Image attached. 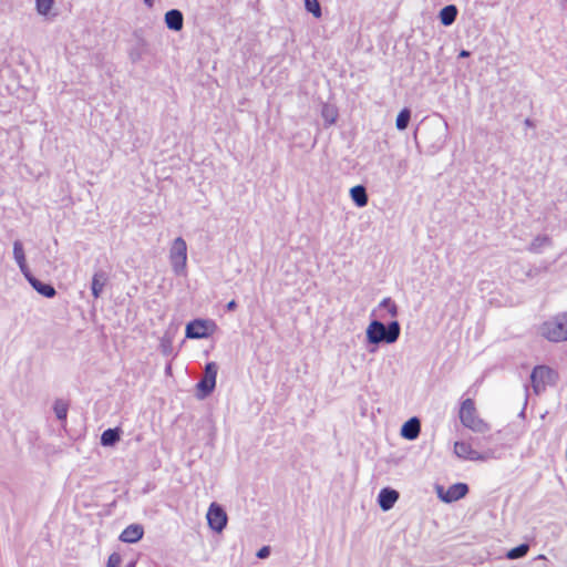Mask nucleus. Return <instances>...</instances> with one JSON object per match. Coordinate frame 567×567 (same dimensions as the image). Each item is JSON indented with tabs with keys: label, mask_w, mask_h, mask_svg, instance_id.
I'll return each mask as SVG.
<instances>
[{
	"label": "nucleus",
	"mask_w": 567,
	"mask_h": 567,
	"mask_svg": "<svg viewBox=\"0 0 567 567\" xmlns=\"http://www.w3.org/2000/svg\"><path fill=\"white\" fill-rule=\"evenodd\" d=\"M539 334L551 343L567 341V310L558 312L539 326Z\"/></svg>",
	"instance_id": "f257e3e1"
},
{
	"label": "nucleus",
	"mask_w": 567,
	"mask_h": 567,
	"mask_svg": "<svg viewBox=\"0 0 567 567\" xmlns=\"http://www.w3.org/2000/svg\"><path fill=\"white\" fill-rule=\"evenodd\" d=\"M458 417L462 425L474 433H486L491 430L489 424L480 416L475 401L471 398L461 402Z\"/></svg>",
	"instance_id": "f03ea898"
},
{
	"label": "nucleus",
	"mask_w": 567,
	"mask_h": 567,
	"mask_svg": "<svg viewBox=\"0 0 567 567\" xmlns=\"http://www.w3.org/2000/svg\"><path fill=\"white\" fill-rule=\"evenodd\" d=\"M399 334L400 326L396 321L391 322L388 328L379 321H372L367 329V337L371 343L381 341L392 343L398 340Z\"/></svg>",
	"instance_id": "7ed1b4c3"
},
{
	"label": "nucleus",
	"mask_w": 567,
	"mask_h": 567,
	"mask_svg": "<svg viewBox=\"0 0 567 567\" xmlns=\"http://www.w3.org/2000/svg\"><path fill=\"white\" fill-rule=\"evenodd\" d=\"M557 372L548 365H536L530 373V383L534 392L539 394L548 385L556 382Z\"/></svg>",
	"instance_id": "20e7f679"
},
{
	"label": "nucleus",
	"mask_w": 567,
	"mask_h": 567,
	"mask_svg": "<svg viewBox=\"0 0 567 567\" xmlns=\"http://www.w3.org/2000/svg\"><path fill=\"white\" fill-rule=\"evenodd\" d=\"M169 259L176 272L184 270L187 260V246L183 238L178 237L173 241Z\"/></svg>",
	"instance_id": "39448f33"
},
{
	"label": "nucleus",
	"mask_w": 567,
	"mask_h": 567,
	"mask_svg": "<svg viewBox=\"0 0 567 567\" xmlns=\"http://www.w3.org/2000/svg\"><path fill=\"white\" fill-rule=\"evenodd\" d=\"M206 518L208 526L217 533H220L227 524L226 512L223 509L221 506H219L216 503L210 504L207 511Z\"/></svg>",
	"instance_id": "423d86ee"
},
{
	"label": "nucleus",
	"mask_w": 567,
	"mask_h": 567,
	"mask_svg": "<svg viewBox=\"0 0 567 567\" xmlns=\"http://www.w3.org/2000/svg\"><path fill=\"white\" fill-rule=\"evenodd\" d=\"M217 365L214 362H209L205 368V375L203 380L197 384V388L203 391L202 396L209 394L216 385Z\"/></svg>",
	"instance_id": "0eeeda50"
},
{
	"label": "nucleus",
	"mask_w": 567,
	"mask_h": 567,
	"mask_svg": "<svg viewBox=\"0 0 567 567\" xmlns=\"http://www.w3.org/2000/svg\"><path fill=\"white\" fill-rule=\"evenodd\" d=\"M454 453L457 457L468 461H484L486 457L474 450L472 444L465 441L454 443Z\"/></svg>",
	"instance_id": "6e6552de"
},
{
	"label": "nucleus",
	"mask_w": 567,
	"mask_h": 567,
	"mask_svg": "<svg viewBox=\"0 0 567 567\" xmlns=\"http://www.w3.org/2000/svg\"><path fill=\"white\" fill-rule=\"evenodd\" d=\"M209 336L208 322L205 320H194L186 326V337L200 339Z\"/></svg>",
	"instance_id": "1a4fd4ad"
},
{
	"label": "nucleus",
	"mask_w": 567,
	"mask_h": 567,
	"mask_svg": "<svg viewBox=\"0 0 567 567\" xmlns=\"http://www.w3.org/2000/svg\"><path fill=\"white\" fill-rule=\"evenodd\" d=\"M468 492V487L464 483H456L451 485L446 492L441 495V498L446 503L456 502L463 498Z\"/></svg>",
	"instance_id": "9d476101"
},
{
	"label": "nucleus",
	"mask_w": 567,
	"mask_h": 567,
	"mask_svg": "<svg viewBox=\"0 0 567 567\" xmlns=\"http://www.w3.org/2000/svg\"><path fill=\"white\" fill-rule=\"evenodd\" d=\"M144 535V528L140 524L128 525L120 535V540L123 543L133 544L142 539Z\"/></svg>",
	"instance_id": "9b49d317"
},
{
	"label": "nucleus",
	"mask_w": 567,
	"mask_h": 567,
	"mask_svg": "<svg viewBox=\"0 0 567 567\" xmlns=\"http://www.w3.org/2000/svg\"><path fill=\"white\" fill-rule=\"evenodd\" d=\"M25 278L28 279V281L30 282V285L42 296L47 297V298H52L55 296L56 291L54 289L53 286L49 285V284H43L42 281H40L39 279H37L35 277H33L30 271L29 272H25Z\"/></svg>",
	"instance_id": "f8f14e48"
},
{
	"label": "nucleus",
	"mask_w": 567,
	"mask_h": 567,
	"mask_svg": "<svg viewBox=\"0 0 567 567\" xmlns=\"http://www.w3.org/2000/svg\"><path fill=\"white\" fill-rule=\"evenodd\" d=\"M399 498V493L394 489L383 488L379 494V505L383 511L391 509Z\"/></svg>",
	"instance_id": "ddd939ff"
},
{
	"label": "nucleus",
	"mask_w": 567,
	"mask_h": 567,
	"mask_svg": "<svg viewBox=\"0 0 567 567\" xmlns=\"http://www.w3.org/2000/svg\"><path fill=\"white\" fill-rule=\"evenodd\" d=\"M420 430V421L416 417H412L403 424L401 435L408 440H414L419 436Z\"/></svg>",
	"instance_id": "4468645a"
},
{
	"label": "nucleus",
	"mask_w": 567,
	"mask_h": 567,
	"mask_svg": "<svg viewBox=\"0 0 567 567\" xmlns=\"http://www.w3.org/2000/svg\"><path fill=\"white\" fill-rule=\"evenodd\" d=\"M183 14L179 10L172 9L165 14V23L168 29L179 31L183 28Z\"/></svg>",
	"instance_id": "2eb2a0df"
},
{
	"label": "nucleus",
	"mask_w": 567,
	"mask_h": 567,
	"mask_svg": "<svg viewBox=\"0 0 567 567\" xmlns=\"http://www.w3.org/2000/svg\"><path fill=\"white\" fill-rule=\"evenodd\" d=\"M107 277L104 272H95L92 277V295L95 299L100 298L105 285H106Z\"/></svg>",
	"instance_id": "dca6fc26"
},
{
	"label": "nucleus",
	"mask_w": 567,
	"mask_h": 567,
	"mask_svg": "<svg viewBox=\"0 0 567 567\" xmlns=\"http://www.w3.org/2000/svg\"><path fill=\"white\" fill-rule=\"evenodd\" d=\"M352 200L358 207H364L368 204V195L362 185H357L350 189Z\"/></svg>",
	"instance_id": "f3484780"
},
{
	"label": "nucleus",
	"mask_w": 567,
	"mask_h": 567,
	"mask_svg": "<svg viewBox=\"0 0 567 567\" xmlns=\"http://www.w3.org/2000/svg\"><path fill=\"white\" fill-rule=\"evenodd\" d=\"M457 16V8L454 4L444 7L440 11V20L443 25L452 24Z\"/></svg>",
	"instance_id": "a211bd4d"
},
{
	"label": "nucleus",
	"mask_w": 567,
	"mask_h": 567,
	"mask_svg": "<svg viewBox=\"0 0 567 567\" xmlns=\"http://www.w3.org/2000/svg\"><path fill=\"white\" fill-rule=\"evenodd\" d=\"M13 255H14V258H16L21 271L24 275H25V272H29V268L27 266L25 256H24V249L20 241L14 243Z\"/></svg>",
	"instance_id": "6ab92c4d"
},
{
	"label": "nucleus",
	"mask_w": 567,
	"mask_h": 567,
	"mask_svg": "<svg viewBox=\"0 0 567 567\" xmlns=\"http://www.w3.org/2000/svg\"><path fill=\"white\" fill-rule=\"evenodd\" d=\"M120 440L118 429H107L102 433L101 443L105 446L113 445Z\"/></svg>",
	"instance_id": "aec40b11"
},
{
	"label": "nucleus",
	"mask_w": 567,
	"mask_h": 567,
	"mask_svg": "<svg viewBox=\"0 0 567 567\" xmlns=\"http://www.w3.org/2000/svg\"><path fill=\"white\" fill-rule=\"evenodd\" d=\"M410 117H411V112L409 109H403L402 111H400V113L398 114V117H396V122H395L398 130H400V131L405 130L409 125Z\"/></svg>",
	"instance_id": "412c9836"
},
{
	"label": "nucleus",
	"mask_w": 567,
	"mask_h": 567,
	"mask_svg": "<svg viewBox=\"0 0 567 567\" xmlns=\"http://www.w3.org/2000/svg\"><path fill=\"white\" fill-rule=\"evenodd\" d=\"M69 404L63 400H56L54 402V412L59 420L65 421L68 415Z\"/></svg>",
	"instance_id": "4be33fe9"
},
{
	"label": "nucleus",
	"mask_w": 567,
	"mask_h": 567,
	"mask_svg": "<svg viewBox=\"0 0 567 567\" xmlns=\"http://www.w3.org/2000/svg\"><path fill=\"white\" fill-rule=\"evenodd\" d=\"M529 546L527 544H522L515 548H512L507 551L506 557L508 559H517L525 556L528 553Z\"/></svg>",
	"instance_id": "5701e85b"
},
{
	"label": "nucleus",
	"mask_w": 567,
	"mask_h": 567,
	"mask_svg": "<svg viewBox=\"0 0 567 567\" xmlns=\"http://www.w3.org/2000/svg\"><path fill=\"white\" fill-rule=\"evenodd\" d=\"M54 1L53 0H37V11L41 16H48L52 8H53Z\"/></svg>",
	"instance_id": "b1692460"
},
{
	"label": "nucleus",
	"mask_w": 567,
	"mask_h": 567,
	"mask_svg": "<svg viewBox=\"0 0 567 567\" xmlns=\"http://www.w3.org/2000/svg\"><path fill=\"white\" fill-rule=\"evenodd\" d=\"M306 9L311 12L316 18L321 17V8L318 0H305Z\"/></svg>",
	"instance_id": "393cba45"
},
{
	"label": "nucleus",
	"mask_w": 567,
	"mask_h": 567,
	"mask_svg": "<svg viewBox=\"0 0 567 567\" xmlns=\"http://www.w3.org/2000/svg\"><path fill=\"white\" fill-rule=\"evenodd\" d=\"M122 564V557L118 553H112L107 559V567H120Z\"/></svg>",
	"instance_id": "a878e982"
},
{
	"label": "nucleus",
	"mask_w": 567,
	"mask_h": 567,
	"mask_svg": "<svg viewBox=\"0 0 567 567\" xmlns=\"http://www.w3.org/2000/svg\"><path fill=\"white\" fill-rule=\"evenodd\" d=\"M381 307L385 308L392 317L396 316V306L390 299L383 300Z\"/></svg>",
	"instance_id": "bb28decb"
},
{
	"label": "nucleus",
	"mask_w": 567,
	"mask_h": 567,
	"mask_svg": "<svg viewBox=\"0 0 567 567\" xmlns=\"http://www.w3.org/2000/svg\"><path fill=\"white\" fill-rule=\"evenodd\" d=\"M322 115L324 116L329 124H332L336 121L337 113L333 110H329L328 107H326L322 112Z\"/></svg>",
	"instance_id": "cd10ccee"
},
{
	"label": "nucleus",
	"mask_w": 567,
	"mask_h": 567,
	"mask_svg": "<svg viewBox=\"0 0 567 567\" xmlns=\"http://www.w3.org/2000/svg\"><path fill=\"white\" fill-rule=\"evenodd\" d=\"M269 553H270L269 547L265 546L258 550L257 556L259 558H266V557H268Z\"/></svg>",
	"instance_id": "c85d7f7f"
},
{
	"label": "nucleus",
	"mask_w": 567,
	"mask_h": 567,
	"mask_svg": "<svg viewBox=\"0 0 567 567\" xmlns=\"http://www.w3.org/2000/svg\"><path fill=\"white\" fill-rule=\"evenodd\" d=\"M236 307H237V305H236L235 300H231L227 303L228 310H234Z\"/></svg>",
	"instance_id": "c756f323"
},
{
	"label": "nucleus",
	"mask_w": 567,
	"mask_h": 567,
	"mask_svg": "<svg viewBox=\"0 0 567 567\" xmlns=\"http://www.w3.org/2000/svg\"><path fill=\"white\" fill-rule=\"evenodd\" d=\"M458 56H460V58H467V56H470V52H468V51H466V50H462V51L458 53Z\"/></svg>",
	"instance_id": "7c9ffc66"
},
{
	"label": "nucleus",
	"mask_w": 567,
	"mask_h": 567,
	"mask_svg": "<svg viewBox=\"0 0 567 567\" xmlns=\"http://www.w3.org/2000/svg\"><path fill=\"white\" fill-rule=\"evenodd\" d=\"M144 2L148 8H152L154 6L155 0H144Z\"/></svg>",
	"instance_id": "2f4dec72"
},
{
	"label": "nucleus",
	"mask_w": 567,
	"mask_h": 567,
	"mask_svg": "<svg viewBox=\"0 0 567 567\" xmlns=\"http://www.w3.org/2000/svg\"><path fill=\"white\" fill-rule=\"evenodd\" d=\"M542 241L543 243H549V238L548 237H544V238H542Z\"/></svg>",
	"instance_id": "473e14b6"
}]
</instances>
